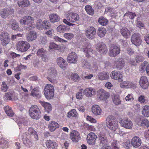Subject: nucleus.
<instances>
[{
	"instance_id": "nucleus-6",
	"label": "nucleus",
	"mask_w": 149,
	"mask_h": 149,
	"mask_svg": "<svg viewBox=\"0 0 149 149\" xmlns=\"http://www.w3.org/2000/svg\"><path fill=\"white\" fill-rule=\"evenodd\" d=\"M96 34L95 29L93 27H88L85 30V34L86 37L89 39H93Z\"/></svg>"
},
{
	"instance_id": "nucleus-26",
	"label": "nucleus",
	"mask_w": 149,
	"mask_h": 149,
	"mask_svg": "<svg viewBox=\"0 0 149 149\" xmlns=\"http://www.w3.org/2000/svg\"><path fill=\"white\" fill-rule=\"evenodd\" d=\"M125 62L122 59L119 58L115 61L114 65L119 70L121 69L124 65Z\"/></svg>"
},
{
	"instance_id": "nucleus-38",
	"label": "nucleus",
	"mask_w": 149,
	"mask_h": 149,
	"mask_svg": "<svg viewBox=\"0 0 149 149\" xmlns=\"http://www.w3.org/2000/svg\"><path fill=\"white\" fill-rule=\"evenodd\" d=\"M50 20L51 22L54 23L59 21L60 18L56 14H52L49 16Z\"/></svg>"
},
{
	"instance_id": "nucleus-30",
	"label": "nucleus",
	"mask_w": 149,
	"mask_h": 149,
	"mask_svg": "<svg viewBox=\"0 0 149 149\" xmlns=\"http://www.w3.org/2000/svg\"><path fill=\"white\" fill-rule=\"evenodd\" d=\"M91 109L92 112L96 115H100L102 111L100 107L98 105H93Z\"/></svg>"
},
{
	"instance_id": "nucleus-40",
	"label": "nucleus",
	"mask_w": 149,
	"mask_h": 149,
	"mask_svg": "<svg viewBox=\"0 0 149 149\" xmlns=\"http://www.w3.org/2000/svg\"><path fill=\"white\" fill-rule=\"evenodd\" d=\"M56 71L54 69H50L48 71V73L49 74L50 77L52 78L55 80H56V77L57 75Z\"/></svg>"
},
{
	"instance_id": "nucleus-15",
	"label": "nucleus",
	"mask_w": 149,
	"mask_h": 149,
	"mask_svg": "<svg viewBox=\"0 0 149 149\" xmlns=\"http://www.w3.org/2000/svg\"><path fill=\"white\" fill-rule=\"evenodd\" d=\"M70 136L71 139L74 142H78L81 139L79 133L76 130L72 131L70 134Z\"/></svg>"
},
{
	"instance_id": "nucleus-60",
	"label": "nucleus",
	"mask_w": 149,
	"mask_h": 149,
	"mask_svg": "<svg viewBox=\"0 0 149 149\" xmlns=\"http://www.w3.org/2000/svg\"><path fill=\"white\" fill-rule=\"evenodd\" d=\"M39 41L40 43L45 44L47 43V40L46 36H41L39 40Z\"/></svg>"
},
{
	"instance_id": "nucleus-53",
	"label": "nucleus",
	"mask_w": 149,
	"mask_h": 149,
	"mask_svg": "<svg viewBox=\"0 0 149 149\" xmlns=\"http://www.w3.org/2000/svg\"><path fill=\"white\" fill-rule=\"evenodd\" d=\"M49 47L51 49H54L56 50H58L59 48V45L54 42H50Z\"/></svg>"
},
{
	"instance_id": "nucleus-48",
	"label": "nucleus",
	"mask_w": 149,
	"mask_h": 149,
	"mask_svg": "<svg viewBox=\"0 0 149 149\" xmlns=\"http://www.w3.org/2000/svg\"><path fill=\"white\" fill-rule=\"evenodd\" d=\"M85 10L87 13L91 15L94 14V10L92 7L90 5H87L85 6Z\"/></svg>"
},
{
	"instance_id": "nucleus-63",
	"label": "nucleus",
	"mask_w": 149,
	"mask_h": 149,
	"mask_svg": "<svg viewBox=\"0 0 149 149\" xmlns=\"http://www.w3.org/2000/svg\"><path fill=\"white\" fill-rule=\"evenodd\" d=\"M43 22L41 19H38L37 20L36 23L37 27L38 29H41L42 28Z\"/></svg>"
},
{
	"instance_id": "nucleus-56",
	"label": "nucleus",
	"mask_w": 149,
	"mask_h": 149,
	"mask_svg": "<svg viewBox=\"0 0 149 149\" xmlns=\"http://www.w3.org/2000/svg\"><path fill=\"white\" fill-rule=\"evenodd\" d=\"M63 36L66 39L70 40L74 37V36L72 33H66L63 34Z\"/></svg>"
},
{
	"instance_id": "nucleus-18",
	"label": "nucleus",
	"mask_w": 149,
	"mask_h": 149,
	"mask_svg": "<svg viewBox=\"0 0 149 149\" xmlns=\"http://www.w3.org/2000/svg\"><path fill=\"white\" fill-rule=\"evenodd\" d=\"M21 138L22 139L23 143L26 146L30 147L31 146L32 142L31 140L32 139L31 137H28V136L25 134H23L21 135Z\"/></svg>"
},
{
	"instance_id": "nucleus-24",
	"label": "nucleus",
	"mask_w": 149,
	"mask_h": 149,
	"mask_svg": "<svg viewBox=\"0 0 149 149\" xmlns=\"http://www.w3.org/2000/svg\"><path fill=\"white\" fill-rule=\"evenodd\" d=\"M57 64L63 69H65L67 66V63L66 61L61 57L57 58Z\"/></svg>"
},
{
	"instance_id": "nucleus-35",
	"label": "nucleus",
	"mask_w": 149,
	"mask_h": 149,
	"mask_svg": "<svg viewBox=\"0 0 149 149\" xmlns=\"http://www.w3.org/2000/svg\"><path fill=\"white\" fill-rule=\"evenodd\" d=\"M8 25L10 26L11 28L13 30L17 29L19 26L18 23L14 19H11L8 23Z\"/></svg>"
},
{
	"instance_id": "nucleus-43",
	"label": "nucleus",
	"mask_w": 149,
	"mask_h": 149,
	"mask_svg": "<svg viewBox=\"0 0 149 149\" xmlns=\"http://www.w3.org/2000/svg\"><path fill=\"white\" fill-rule=\"evenodd\" d=\"M142 114L146 117L149 116V106L145 105L143 107L142 111Z\"/></svg>"
},
{
	"instance_id": "nucleus-13",
	"label": "nucleus",
	"mask_w": 149,
	"mask_h": 149,
	"mask_svg": "<svg viewBox=\"0 0 149 149\" xmlns=\"http://www.w3.org/2000/svg\"><path fill=\"white\" fill-rule=\"evenodd\" d=\"M97 95L100 100H104L109 98V94L103 89H100L97 91Z\"/></svg>"
},
{
	"instance_id": "nucleus-41",
	"label": "nucleus",
	"mask_w": 149,
	"mask_h": 149,
	"mask_svg": "<svg viewBox=\"0 0 149 149\" xmlns=\"http://www.w3.org/2000/svg\"><path fill=\"white\" fill-rule=\"evenodd\" d=\"M4 110L8 116L12 117L14 115V113L11 107L8 106H6L5 107Z\"/></svg>"
},
{
	"instance_id": "nucleus-11",
	"label": "nucleus",
	"mask_w": 149,
	"mask_h": 149,
	"mask_svg": "<svg viewBox=\"0 0 149 149\" xmlns=\"http://www.w3.org/2000/svg\"><path fill=\"white\" fill-rule=\"evenodd\" d=\"M121 126L125 128L130 129L133 126L132 122L127 118H124L120 121Z\"/></svg>"
},
{
	"instance_id": "nucleus-57",
	"label": "nucleus",
	"mask_w": 149,
	"mask_h": 149,
	"mask_svg": "<svg viewBox=\"0 0 149 149\" xmlns=\"http://www.w3.org/2000/svg\"><path fill=\"white\" fill-rule=\"evenodd\" d=\"M8 88V87L7 86L6 83L5 81L2 82L1 85V90L2 91L4 92H6Z\"/></svg>"
},
{
	"instance_id": "nucleus-27",
	"label": "nucleus",
	"mask_w": 149,
	"mask_h": 149,
	"mask_svg": "<svg viewBox=\"0 0 149 149\" xmlns=\"http://www.w3.org/2000/svg\"><path fill=\"white\" fill-rule=\"evenodd\" d=\"M25 134L28 136V137L32 138L33 137H34L36 139V137H38L36 132L32 127L29 128L28 130L27 134Z\"/></svg>"
},
{
	"instance_id": "nucleus-7",
	"label": "nucleus",
	"mask_w": 149,
	"mask_h": 149,
	"mask_svg": "<svg viewBox=\"0 0 149 149\" xmlns=\"http://www.w3.org/2000/svg\"><path fill=\"white\" fill-rule=\"evenodd\" d=\"M14 12V9L12 8H4L1 11L0 15L3 18H8L9 16L13 14Z\"/></svg>"
},
{
	"instance_id": "nucleus-54",
	"label": "nucleus",
	"mask_w": 149,
	"mask_h": 149,
	"mask_svg": "<svg viewBox=\"0 0 149 149\" xmlns=\"http://www.w3.org/2000/svg\"><path fill=\"white\" fill-rule=\"evenodd\" d=\"M47 54V52L46 50L42 48L39 49L37 52L36 54L37 55L40 57Z\"/></svg>"
},
{
	"instance_id": "nucleus-55",
	"label": "nucleus",
	"mask_w": 149,
	"mask_h": 149,
	"mask_svg": "<svg viewBox=\"0 0 149 149\" xmlns=\"http://www.w3.org/2000/svg\"><path fill=\"white\" fill-rule=\"evenodd\" d=\"M57 31L60 33H63L66 30V27L63 25H60L57 28Z\"/></svg>"
},
{
	"instance_id": "nucleus-4",
	"label": "nucleus",
	"mask_w": 149,
	"mask_h": 149,
	"mask_svg": "<svg viewBox=\"0 0 149 149\" xmlns=\"http://www.w3.org/2000/svg\"><path fill=\"white\" fill-rule=\"evenodd\" d=\"M44 94L45 97L48 99H52L54 95V88L53 85L47 84L44 89Z\"/></svg>"
},
{
	"instance_id": "nucleus-36",
	"label": "nucleus",
	"mask_w": 149,
	"mask_h": 149,
	"mask_svg": "<svg viewBox=\"0 0 149 149\" xmlns=\"http://www.w3.org/2000/svg\"><path fill=\"white\" fill-rule=\"evenodd\" d=\"M98 76L99 79L101 80L108 79L109 77V73L106 72H100L98 74Z\"/></svg>"
},
{
	"instance_id": "nucleus-45",
	"label": "nucleus",
	"mask_w": 149,
	"mask_h": 149,
	"mask_svg": "<svg viewBox=\"0 0 149 149\" xmlns=\"http://www.w3.org/2000/svg\"><path fill=\"white\" fill-rule=\"evenodd\" d=\"M81 65L84 68L90 69L91 64L86 60H82L81 61Z\"/></svg>"
},
{
	"instance_id": "nucleus-2",
	"label": "nucleus",
	"mask_w": 149,
	"mask_h": 149,
	"mask_svg": "<svg viewBox=\"0 0 149 149\" xmlns=\"http://www.w3.org/2000/svg\"><path fill=\"white\" fill-rule=\"evenodd\" d=\"M106 125L108 128L113 132L118 130L119 127L116 118L113 116H109L107 117Z\"/></svg>"
},
{
	"instance_id": "nucleus-47",
	"label": "nucleus",
	"mask_w": 149,
	"mask_h": 149,
	"mask_svg": "<svg viewBox=\"0 0 149 149\" xmlns=\"http://www.w3.org/2000/svg\"><path fill=\"white\" fill-rule=\"evenodd\" d=\"M97 34L101 38L103 37L106 34V31L104 28L100 27L98 30Z\"/></svg>"
},
{
	"instance_id": "nucleus-20",
	"label": "nucleus",
	"mask_w": 149,
	"mask_h": 149,
	"mask_svg": "<svg viewBox=\"0 0 149 149\" xmlns=\"http://www.w3.org/2000/svg\"><path fill=\"white\" fill-rule=\"evenodd\" d=\"M77 58L76 54L74 52L70 53L67 57V61L70 63H75L77 61Z\"/></svg>"
},
{
	"instance_id": "nucleus-29",
	"label": "nucleus",
	"mask_w": 149,
	"mask_h": 149,
	"mask_svg": "<svg viewBox=\"0 0 149 149\" xmlns=\"http://www.w3.org/2000/svg\"><path fill=\"white\" fill-rule=\"evenodd\" d=\"M120 33L125 38H128L131 35L130 30L125 28H122L120 30Z\"/></svg>"
},
{
	"instance_id": "nucleus-58",
	"label": "nucleus",
	"mask_w": 149,
	"mask_h": 149,
	"mask_svg": "<svg viewBox=\"0 0 149 149\" xmlns=\"http://www.w3.org/2000/svg\"><path fill=\"white\" fill-rule=\"evenodd\" d=\"M142 125L141 126L143 127L148 128L149 126V122L146 119H142Z\"/></svg>"
},
{
	"instance_id": "nucleus-14",
	"label": "nucleus",
	"mask_w": 149,
	"mask_h": 149,
	"mask_svg": "<svg viewBox=\"0 0 149 149\" xmlns=\"http://www.w3.org/2000/svg\"><path fill=\"white\" fill-rule=\"evenodd\" d=\"M96 48L101 54H106L108 52L107 47L103 42L99 43L97 44Z\"/></svg>"
},
{
	"instance_id": "nucleus-21",
	"label": "nucleus",
	"mask_w": 149,
	"mask_h": 149,
	"mask_svg": "<svg viewBox=\"0 0 149 149\" xmlns=\"http://www.w3.org/2000/svg\"><path fill=\"white\" fill-rule=\"evenodd\" d=\"M141 141L140 139L138 136H135L132 139L131 144L135 148H137L141 144Z\"/></svg>"
},
{
	"instance_id": "nucleus-31",
	"label": "nucleus",
	"mask_w": 149,
	"mask_h": 149,
	"mask_svg": "<svg viewBox=\"0 0 149 149\" xmlns=\"http://www.w3.org/2000/svg\"><path fill=\"white\" fill-rule=\"evenodd\" d=\"M30 88L31 89H32L31 93V95L35 97H40V92L38 88L36 87L33 88L32 86H31Z\"/></svg>"
},
{
	"instance_id": "nucleus-9",
	"label": "nucleus",
	"mask_w": 149,
	"mask_h": 149,
	"mask_svg": "<svg viewBox=\"0 0 149 149\" xmlns=\"http://www.w3.org/2000/svg\"><path fill=\"white\" fill-rule=\"evenodd\" d=\"M120 51L119 47L114 45H111L109 49V55L111 57H115L119 54Z\"/></svg>"
},
{
	"instance_id": "nucleus-61",
	"label": "nucleus",
	"mask_w": 149,
	"mask_h": 149,
	"mask_svg": "<svg viewBox=\"0 0 149 149\" xmlns=\"http://www.w3.org/2000/svg\"><path fill=\"white\" fill-rule=\"evenodd\" d=\"M82 89H81L77 93L76 96L77 99L80 100L83 98L84 95L82 93Z\"/></svg>"
},
{
	"instance_id": "nucleus-8",
	"label": "nucleus",
	"mask_w": 149,
	"mask_h": 149,
	"mask_svg": "<svg viewBox=\"0 0 149 149\" xmlns=\"http://www.w3.org/2000/svg\"><path fill=\"white\" fill-rule=\"evenodd\" d=\"M66 19L71 22H74L79 20L78 15L75 13L67 12L65 14Z\"/></svg>"
},
{
	"instance_id": "nucleus-52",
	"label": "nucleus",
	"mask_w": 149,
	"mask_h": 149,
	"mask_svg": "<svg viewBox=\"0 0 149 149\" xmlns=\"http://www.w3.org/2000/svg\"><path fill=\"white\" fill-rule=\"evenodd\" d=\"M112 100L114 104L116 105H119L121 103L119 97L117 95H115L113 97Z\"/></svg>"
},
{
	"instance_id": "nucleus-59",
	"label": "nucleus",
	"mask_w": 149,
	"mask_h": 149,
	"mask_svg": "<svg viewBox=\"0 0 149 149\" xmlns=\"http://www.w3.org/2000/svg\"><path fill=\"white\" fill-rule=\"evenodd\" d=\"M147 64L148 62L146 61H144L143 63L142 64L140 68V71L142 72H143L146 70V64Z\"/></svg>"
},
{
	"instance_id": "nucleus-39",
	"label": "nucleus",
	"mask_w": 149,
	"mask_h": 149,
	"mask_svg": "<svg viewBox=\"0 0 149 149\" xmlns=\"http://www.w3.org/2000/svg\"><path fill=\"white\" fill-rule=\"evenodd\" d=\"M46 144L48 149H54L55 148L56 143L50 140H47Z\"/></svg>"
},
{
	"instance_id": "nucleus-51",
	"label": "nucleus",
	"mask_w": 149,
	"mask_h": 149,
	"mask_svg": "<svg viewBox=\"0 0 149 149\" xmlns=\"http://www.w3.org/2000/svg\"><path fill=\"white\" fill-rule=\"evenodd\" d=\"M71 79L73 81H78L80 79V78L78 74L75 73H72L70 76Z\"/></svg>"
},
{
	"instance_id": "nucleus-23",
	"label": "nucleus",
	"mask_w": 149,
	"mask_h": 149,
	"mask_svg": "<svg viewBox=\"0 0 149 149\" xmlns=\"http://www.w3.org/2000/svg\"><path fill=\"white\" fill-rule=\"evenodd\" d=\"M37 37V34L36 33L33 31H30L28 33L27 37V40L29 41H33L35 40Z\"/></svg>"
},
{
	"instance_id": "nucleus-62",
	"label": "nucleus",
	"mask_w": 149,
	"mask_h": 149,
	"mask_svg": "<svg viewBox=\"0 0 149 149\" xmlns=\"http://www.w3.org/2000/svg\"><path fill=\"white\" fill-rule=\"evenodd\" d=\"M54 40L57 42H59L62 43L66 42L67 41L61 38L58 36H54L53 38Z\"/></svg>"
},
{
	"instance_id": "nucleus-34",
	"label": "nucleus",
	"mask_w": 149,
	"mask_h": 149,
	"mask_svg": "<svg viewBox=\"0 0 149 149\" xmlns=\"http://www.w3.org/2000/svg\"><path fill=\"white\" fill-rule=\"evenodd\" d=\"M39 102L45 108L48 113L52 110V107L49 103L41 101H39Z\"/></svg>"
},
{
	"instance_id": "nucleus-42",
	"label": "nucleus",
	"mask_w": 149,
	"mask_h": 149,
	"mask_svg": "<svg viewBox=\"0 0 149 149\" xmlns=\"http://www.w3.org/2000/svg\"><path fill=\"white\" fill-rule=\"evenodd\" d=\"M8 143L7 141L3 139H0V148L3 149L6 148L8 146Z\"/></svg>"
},
{
	"instance_id": "nucleus-12",
	"label": "nucleus",
	"mask_w": 149,
	"mask_h": 149,
	"mask_svg": "<svg viewBox=\"0 0 149 149\" xmlns=\"http://www.w3.org/2000/svg\"><path fill=\"white\" fill-rule=\"evenodd\" d=\"M0 40L3 45L5 46L8 44L10 40L8 33L5 31L2 32L0 34Z\"/></svg>"
},
{
	"instance_id": "nucleus-37",
	"label": "nucleus",
	"mask_w": 149,
	"mask_h": 149,
	"mask_svg": "<svg viewBox=\"0 0 149 149\" xmlns=\"http://www.w3.org/2000/svg\"><path fill=\"white\" fill-rule=\"evenodd\" d=\"M19 6L20 7H27L30 4V1L28 0H22L17 2Z\"/></svg>"
},
{
	"instance_id": "nucleus-28",
	"label": "nucleus",
	"mask_w": 149,
	"mask_h": 149,
	"mask_svg": "<svg viewBox=\"0 0 149 149\" xmlns=\"http://www.w3.org/2000/svg\"><path fill=\"white\" fill-rule=\"evenodd\" d=\"M81 50L86 54V56L87 57H88L93 52V49L89 45L87 46L86 47L82 48Z\"/></svg>"
},
{
	"instance_id": "nucleus-19",
	"label": "nucleus",
	"mask_w": 149,
	"mask_h": 149,
	"mask_svg": "<svg viewBox=\"0 0 149 149\" xmlns=\"http://www.w3.org/2000/svg\"><path fill=\"white\" fill-rule=\"evenodd\" d=\"M139 83L140 86L143 89L147 88L148 86V82L146 76H143L141 77Z\"/></svg>"
},
{
	"instance_id": "nucleus-1",
	"label": "nucleus",
	"mask_w": 149,
	"mask_h": 149,
	"mask_svg": "<svg viewBox=\"0 0 149 149\" xmlns=\"http://www.w3.org/2000/svg\"><path fill=\"white\" fill-rule=\"evenodd\" d=\"M33 17L30 16H24L20 20V23L25 25L26 29L29 31L33 29L36 26Z\"/></svg>"
},
{
	"instance_id": "nucleus-50",
	"label": "nucleus",
	"mask_w": 149,
	"mask_h": 149,
	"mask_svg": "<svg viewBox=\"0 0 149 149\" xmlns=\"http://www.w3.org/2000/svg\"><path fill=\"white\" fill-rule=\"evenodd\" d=\"M51 27V24L49 21L45 20L43 22L42 28L44 29H49Z\"/></svg>"
},
{
	"instance_id": "nucleus-32",
	"label": "nucleus",
	"mask_w": 149,
	"mask_h": 149,
	"mask_svg": "<svg viewBox=\"0 0 149 149\" xmlns=\"http://www.w3.org/2000/svg\"><path fill=\"white\" fill-rule=\"evenodd\" d=\"M59 127V124L57 123L54 121L50 122L48 126L49 130L51 132H53L56 128H58Z\"/></svg>"
},
{
	"instance_id": "nucleus-49",
	"label": "nucleus",
	"mask_w": 149,
	"mask_h": 149,
	"mask_svg": "<svg viewBox=\"0 0 149 149\" xmlns=\"http://www.w3.org/2000/svg\"><path fill=\"white\" fill-rule=\"evenodd\" d=\"M78 116V114L75 109H72L70 111L68 112L67 117L70 118L71 117H77Z\"/></svg>"
},
{
	"instance_id": "nucleus-5",
	"label": "nucleus",
	"mask_w": 149,
	"mask_h": 149,
	"mask_svg": "<svg viewBox=\"0 0 149 149\" xmlns=\"http://www.w3.org/2000/svg\"><path fill=\"white\" fill-rule=\"evenodd\" d=\"M29 44L26 41H20L18 42L17 49L21 52H24L27 51L30 47Z\"/></svg>"
},
{
	"instance_id": "nucleus-16",
	"label": "nucleus",
	"mask_w": 149,
	"mask_h": 149,
	"mask_svg": "<svg viewBox=\"0 0 149 149\" xmlns=\"http://www.w3.org/2000/svg\"><path fill=\"white\" fill-rule=\"evenodd\" d=\"M97 138V136L94 133L92 132L89 133L87 137L88 143L90 145L94 144Z\"/></svg>"
},
{
	"instance_id": "nucleus-3",
	"label": "nucleus",
	"mask_w": 149,
	"mask_h": 149,
	"mask_svg": "<svg viewBox=\"0 0 149 149\" xmlns=\"http://www.w3.org/2000/svg\"><path fill=\"white\" fill-rule=\"evenodd\" d=\"M29 113L30 117L33 119L37 120L40 117L41 112L37 105H32L30 108Z\"/></svg>"
},
{
	"instance_id": "nucleus-22",
	"label": "nucleus",
	"mask_w": 149,
	"mask_h": 149,
	"mask_svg": "<svg viewBox=\"0 0 149 149\" xmlns=\"http://www.w3.org/2000/svg\"><path fill=\"white\" fill-rule=\"evenodd\" d=\"M84 93L86 97H91L95 94V91L92 88H87L84 90Z\"/></svg>"
},
{
	"instance_id": "nucleus-44",
	"label": "nucleus",
	"mask_w": 149,
	"mask_h": 149,
	"mask_svg": "<svg viewBox=\"0 0 149 149\" xmlns=\"http://www.w3.org/2000/svg\"><path fill=\"white\" fill-rule=\"evenodd\" d=\"M136 16V14L134 13L128 12L124 15V17L127 19H133Z\"/></svg>"
},
{
	"instance_id": "nucleus-33",
	"label": "nucleus",
	"mask_w": 149,
	"mask_h": 149,
	"mask_svg": "<svg viewBox=\"0 0 149 149\" xmlns=\"http://www.w3.org/2000/svg\"><path fill=\"white\" fill-rule=\"evenodd\" d=\"M117 141L114 140L111 141V146H107L104 149H119Z\"/></svg>"
},
{
	"instance_id": "nucleus-10",
	"label": "nucleus",
	"mask_w": 149,
	"mask_h": 149,
	"mask_svg": "<svg viewBox=\"0 0 149 149\" xmlns=\"http://www.w3.org/2000/svg\"><path fill=\"white\" fill-rule=\"evenodd\" d=\"M131 41L136 46L140 45L142 42L140 34L137 33L133 34L131 36Z\"/></svg>"
},
{
	"instance_id": "nucleus-25",
	"label": "nucleus",
	"mask_w": 149,
	"mask_h": 149,
	"mask_svg": "<svg viewBox=\"0 0 149 149\" xmlns=\"http://www.w3.org/2000/svg\"><path fill=\"white\" fill-rule=\"evenodd\" d=\"M99 140L100 145L103 146L104 149L108 145V142L107 137L104 134H101L99 136Z\"/></svg>"
},
{
	"instance_id": "nucleus-46",
	"label": "nucleus",
	"mask_w": 149,
	"mask_h": 149,
	"mask_svg": "<svg viewBox=\"0 0 149 149\" xmlns=\"http://www.w3.org/2000/svg\"><path fill=\"white\" fill-rule=\"evenodd\" d=\"M98 22L102 26L106 25L108 22L107 19L103 17H101L99 18Z\"/></svg>"
},
{
	"instance_id": "nucleus-64",
	"label": "nucleus",
	"mask_w": 149,
	"mask_h": 149,
	"mask_svg": "<svg viewBox=\"0 0 149 149\" xmlns=\"http://www.w3.org/2000/svg\"><path fill=\"white\" fill-rule=\"evenodd\" d=\"M145 97L142 95H140L138 97V101L139 102L141 103H143L146 101Z\"/></svg>"
},
{
	"instance_id": "nucleus-17",
	"label": "nucleus",
	"mask_w": 149,
	"mask_h": 149,
	"mask_svg": "<svg viewBox=\"0 0 149 149\" xmlns=\"http://www.w3.org/2000/svg\"><path fill=\"white\" fill-rule=\"evenodd\" d=\"M110 76L112 79L118 80L119 81H121L123 80V75L120 72L113 71L111 74Z\"/></svg>"
}]
</instances>
